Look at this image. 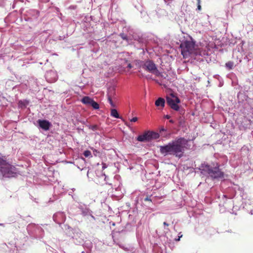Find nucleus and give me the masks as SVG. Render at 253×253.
Masks as SVG:
<instances>
[{
    "instance_id": "obj_11",
    "label": "nucleus",
    "mask_w": 253,
    "mask_h": 253,
    "mask_svg": "<svg viewBox=\"0 0 253 253\" xmlns=\"http://www.w3.org/2000/svg\"><path fill=\"white\" fill-rule=\"evenodd\" d=\"M37 126L43 130H48L52 125L50 122L46 120L39 119L37 121Z\"/></svg>"
},
{
    "instance_id": "obj_3",
    "label": "nucleus",
    "mask_w": 253,
    "mask_h": 253,
    "mask_svg": "<svg viewBox=\"0 0 253 253\" xmlns=\"http://www.w3.org/2000/svg\"><path fill=\"white\" fill-rule=\"evenodd\" d=\"M220 165H209L204 163L201 165L199 169L202 174L205 175L212 179H219L224 178V173L219 169Z\"/></svg>"
},
{
    "instance_id": "obj_42",
    "label": "nucleus",
    "mask_w": 253,
    "mask_h": 253,
    "mask_svg": "<svg viewBox=\"0 0 253 253\" xmlns=\"http://www.w3.org/2000/svg\"><path fill=\"white\" fill-rule=\"evenodd\" d=\"M163 224L165 226H168L169 225V224L167 223L166 222H164Z\"/></svg>"
},
{
    "instance_id": "obj_16",
    "label": "nucleus",
    "mask_w": 253,
    "mask_h": 253,
    "mask_svg": "<svg viewBox=\"0 0 253 253\" xmlns=\"http://www.w3.org/2000/svg\"><path fill=\"white\" fill-rule=\"evenodd\" d=\"M115 94V89L113 87L109 88L107 93L108 100L111 106L113 107H115L116 106L115 103L112 100V98L114 96Z\"/></svg>"
},
{
    "instance_id": "obj_43",
    "label": "nucleus",
    "mask_w": 253,
    "mask_h": 253,
    "mask_svg": "<svg viewBox=\"0 0 253 253\" xmlns=\"http://www.w3.org/2000/svg\"><path fill=\"white\" fill-rule=\"evenodd\" d=\"M160 131H166V129H165V128L164 127H162V128H161Z\"/></svg>"
},
{
    "instance_id": "obj_39",
    "label": "nucleus",
    "mask_w": 253,
    "mask_h": 253,
    "mask_svg": "<svg viewBox=\"0 0 253 253\" xmlns=\"http://www.w3.org/2000/svg\"><path fill=\"white\" fill-rule=\"evenodd\" d=\"M160 74H161V75H156V76H158V77H162L163 78H164V79L166 78L161 72H160Z\"/></svg>"
},
{
    "instance_id": "obj_8",
    "label": "nucleus",
    "mask_w": 253,
    "mask_h": 253,
    "mask_svg": "<svg viewBox=\"0 0 253 253\" xmlns=\"http://www.w3.org/2000/svg\"><path fill=\"white\" fill-rule=\"evenodd\" d=\"M143 69L155 75H161L160 72L158 70L156 65L151 60H145Z\"/></svg>"
},
{
    "instance_id": "obj_5",
    "label": "nucleus",
    "mask_w": 253,
    "mask_h": 253,
    "mask_svg": "<svg viewBox=\"0 0 253 253\" xmlns=\"http://www.w3.org/2000/svg\"><path fill=\"white\" fill-rule=\"evenodd\" d=\"M65 229L66 233L72 238L75 244L80 245L83 244L84 235L80 229H73L68 225H65Z\"/></svg>"
},
{
    "instance_id": "obj_2",
    "label": "nucleus",
    "mask_w": 253,
    "mask_h": 253,
    "mask_svg": "<svg viewBox=\"0 0 253 253\" xmlns=\"http://www.w3.org/2000/svg\"><path fill=\"white\" fill-rule=\"evenodd\" d=\"M180 47L181 54L185 58L189 56L208 55L210 50L207 46H204L200 45L199 47L198 45H196L195 41L191 37L182 41Z\"/></svg>"
},
{
    "instance_id": "obj_25",
    "label": "nucleus",
    "mask_w": 253,
    "mask_h": 253,
    "mask_svg": "<svg viewBox=\"0 0 253 253\" xmlns=\"http://www.w3.org/2000/svg\"><path fill=\"white\" fill-rule=\"evenodd\" d=\"M225 66L228 70H231L233 68L234 63L232 61H229L225 64Z\"/></svg>"
},
{
    "instance_id": "obj_36",
    "label": "nucleus",
    "mask_w": 253,
    "mask_h": 253,
    "mask_svg": "<svg viewBox=\"0 0 253 253\" xmlns=\"http://www.w3.org/2000/svg\"><path fill=\"white\" fill-rule=\"evenodd\" d=\"M156 83H157L158 84H159L160 85H164L165 87H167V85L165 84H163L162 83H159L157 80L156 81Z\"/></svg>"
},
{
    "instance_id": "obj_30",
    "label": "nucleus",
    "mask_w": 253,
    "mask_h": 253,
    "mask_svg": "<svg viewBox=\"0 0 253 253\" xmlns=\"http://www.w3.org/2000/svg\"><path fill=\"white\" fill-rule=\"evenodd\" d=\"M121 37L122 38L125 40H127V37L124 34H121Z\"/></svg>"
},
{
    "instance_id": "obj_50",
    "label": "nucleus",
    "mask_w": 253,
    "mask_h": 253,
    "mask_svg": "<svg viewBox=\"0 0 253 253\" xmlns=\"http://www.w3.org/2000/svg\"><path fill=\"white\" fill-rule=\"evenodd\" d=\"M81 253H85L84 251H83Z\"/></svg>"
},
{
    "instance_id": "obj_44",
    "label": "nucleus",
    "mask_w": 253,
    "mask_h": 253,
    "mask_svg": "<svg viewBox=\"0 0 253 253\" xmlns=\"http://www.w3.org/2000/svg\"><path fill=\"white\" fill-rule=\"evenodd\" d=\"M93 151L94 153H99V152L97 150H96V149H93Z\"/></svg>"
},
{
    "instance_id": "obj_47",
    "label": "nucleus",
    "mask_w": 253,
    "mask_h": 253,
    "mask_svg": "<svg viewBox=\"0 0 253 253\" xmlns=\"http://www.w3.org/2000/svg\"><path fill=\"white\" fill-rule=\"evenodd\" d=\"M0 226H4V224L3 223H0Z\"/></svg>"
},
{
    "instance_id": "obj_41",
    "label": "nucleus",
    "mask_w": 253,
    "mask_h": 253,
    "mask_svg": "<svg viewBox=\"0 0 253 253\" xmlns=\"http://www.w3.org/2000/svg\"><path fill=\"white\" fill-rule=\"evenodd\" d=\"M127 67L129 69H131L132 68V66L131 65V64L129 63L128 65H127Z\"/></svg>"
},
{
    "instance_id": "obj_26",
    "label": "nucleus",
    "mask_w": 253,
    "mask_h": 253,
    "mask_svg": "<svg viewBox=\"0 0 253 253\" xmlns=\"http://www.w3.org/2000/svg\"><path fill=\"white\" fill-rule=\"evenodd\" d=\"M23 2V0H14L12 5L13 8H14L17 5H19V4Z\"/></svg>"
},
{
    "instance_id": "obj_49",
    "label": "nucleus",
    "mask_w": 253,
    "mask_h": 253,
    "mask_svg": "<svg viewBox=\"0 0 253 253\" xmlns=\"http://www.w3.org/2000/svg\"><path fill=\"white\" fill-rule=\"evenodd\" d=\"M33 231L35 232V229H33Z\"/></svg>"
},
{
    "instance_id": "obj_1",
    "label": "nucleus",
    "mask_w": 253,
    "mask_h": 253,
    "mask_svg": "<svg viewBox=\"0 0 253 253\" xmlns=\"http://www.w3.org/2000/svg\"><path fill=\"white\" fill-rule=\"evenodd\" d=\"M188 140L184 137H177L168 144L160 146V152L164 156L173 155L178 158L183 156Z\"/></svg>"
},
{
    "instance_id": "obj_28",
    "label": "nucleus",
    "mask_w": 253,
    "mask_h": 253,
    "mask_svg": "<svg viewBox=\"0 0 253 253\" xmlns=\"http://www.w3.org/2000/svg\"><path fill=\"white\" fill-rule=\"evenodd\" d=\"M89 129L94 131L98 129V126L97 125H92L89 126Z\"/></svg>"
},
{
    "instance_id": "obj_17",
    "label": "nucleus",
    "mask_w": 253,
    "mask_h": 253,
    "mask_svg": "<svg viewBox=\"0 0 253 253\" xmlns=\"http://www.w3.org/2000/svg\"><path fill=\"white\" fill-rule=\"evenodd\" d=\"M82 245H83V247L85 249H86L85 252L86 253H90L91 249L92 247V243L90 241L87 240V241H85V242L84 241L83 244H82Z\"/></svg>"
},
{
    "instance_id": "obj_15",
    "label": "nucleus",
    "mask_w": 253,
    "mask_h": 253,
    "mask_svg": "<svg viewBox=\"0 0 253 253\" xmlns=\"http://www.w3.org/2000/svg\"><path fill=\"white\" fill-rule=\"evenodd\" d=\"M25 15L28 17L29 19H37L39 16V11L36 9H29L25 13Z\"/></svg>"
},
{
    "instance_id": "obj_32",
    "label": "nucleus",
    "mask_w": 253,
    "mask_h": 253,
    "mask_svg": "<svg viewBox=\"0 0 253 253\" xmlns=\"http://www.w3.org/2000/svg\"><path fill=\"white\" fill-rule=\"evenodd\" d=\"M138 118L137 117H134L132 118L130 121L131 122H135L137 121Z\"/></svg>"
},
{
    "instance_id": "obj_20",
    "label": "nucleus",
    "mask_w": 253,
    "mask_h": 253,
    "mask_svg": "<svg viewBox=\"0 0 253 253\" xmlns=\"http://www.w3.org/2000/svg\"><path fill=\"white\" fill-rule=\"evenodd\" d=\"M165 99L161 97H159L155 101V105L157 107L161 106V107H164L165 106Z\"/></svg>"
},
{
    "instance_id": "obj_10",
    "label": "nucleus",
    "mask_w": 253,
    "mask_h": 253,
    "mask_svg": "<svg viewBox=\"0 0 253 253\" xmlns=\"http://www.w3.org/2000/svg\"><path fill=\"white\" fill-rule=\"evenodd\" d=\"M78 209L81 212V214L83 216H90L93 220H95L94 216L92 215V211L87 207V206L83 203H80L78 206Z\"/></svg>"
},
{
    "instance_id": "obj_46",
    "label": "nucleus",
    "mask_w": 253,
    "mask_h": 253,
    "mask_svg": "<svg viewBox=\"0 0 253 253\" xmlns=\"http://www.w3.org/2000/svg\"><path fill=\"white\" fill-rule=\"evenodd\" d=\"M198 3L201 4V0H198Z\"/></svg>"
},
{
    "instance_id": "obj_19",
    "label": "nucleus",
    "mask_w": 253,
    "mask_h": 253,
    "mask_svg": "<svg viewBox=\"0 0 253 253\" xmlns=\"http://www.w3.org/2000/svg\"><path fill=\"white\" fill-rule=\"evenodd\" d=\"M100 179H103L104 182H102L100 183L101 185H103L104 184H108L109 185H112V183H110L109 181V178L107 176L105 175V173H102L100 176L99 177Z\"/></svg>"
},
{
    "instance_id": "obj_35",
    "label": "nucleus",
    "mask_w": 253,
    "mask_h": 253,
    "mask_svg": "<svg viewBox=\"0 0 253 253\" xmlns=\"http://www.w3.org/2000/svg\"><path fill=\"white\" fill-rule=\"evenodd\" d=\"M197 10L200 11L201 10V4L198 3Z\"/></svg>"
},
{
    "instance_id": "obj_34",
    "label": "nucleus",
    "mask_w": 253,
    "mask_h": 253,
    "mask_svg": "<svg viewBox=\"0 0 253 253\" xmlns=\"http://www.w3.org/2000/svg\"><path fill=\"white\" fill-rule=\"evenodd\" d=\"M172 0H164L165 2L167 3V4H169Z\"/></svg>"
},
{
    "instance_id": "obj_38",
    "label": "nucleus",
    "mask_w": 253,
    "mask_h": 253,
    "mask_svg": "<svg viewBox=\"0 0 253 253\" xmlns=\"http://www.w3.org/2000/svg\"><path fill=\"white\" fill-rule=\"evenodd\" d=\"M164 118L166 119H169L170 118V116L169 115H166L164 116Z\"/></svg>"
},
{
    "instance_id": "obj_18",
    "label": "nucleus",
    "mask_w": 253,
    "mask_h": 253,
    "mask_svg": "<svg viewBox=\"0 0 253 253\" xmlns=\"http://www.w3.org/2000/svg\"><path fill=\"white\" fill-rule=\"evenodd\" d=\"M29 104V101L28 100H20L18 102V106L19 108H26Z\"/></svg>"
},
{
    "instance_id": "obj_9",
    "label": "nucleus",
    "mask_w": 253,
    "mask_h": 253,
    "mask_svg": "<svg viewBox=\"0 0 253 253\" xmlns=\"http://www.w3.org/2000/svg\"><path fill=\"white\" fill-rule=\"evenodd\" d=\"M27 230L29 235L38 238V232H43V230L35 224H29L27 227Z\"/></svg>"
},
{
    "instance_id": "obj_23",
    "label": "nucleus",
    "mask_w": 253,
    "mask_h": 253,
    "mask_svg": "<svg viewBox=\"0 0 253 253\" xmlns=\"http://www.w3.org/2000/svg\"><path fill=\"white\" fill-rule=\"evenodd\" d=\"M145 60H136L134 61L135 65L139 68L143 69L144 64H145Z\"/></svg>"
},
{
    "instance_id": "obj_33",
    "label": "nucleus",
    "mask_w": 253,
    "mask_h": 253,
    "mask_svg": "<svg viewBox=\"0 0 253 253\" xmlns=\"http://www.w3.org/2000/svg\"><path fill=\"white\" fill-rule=\"evenodd\" d=\"M77 7L76 5H71L69 7V8L70 9H75Z\"/></svg>"
},
{
    "instance_id": "obj_51",
    "label": "nucleus",
    "mask_w": 253,
    "mask_h": 253,
    "mask_svg": "<svg viewBox=\"0 0 253 253\" xmlns=\"http://www.w3.org/2000/svg\"><path fill=\"white\" fill-rule=\"evenodd\" d=\"M223 197H224V198H226V196H225V195H223Z\"/></svg>"
},
{
    "instance_id": "obj_27",
    "label": "nucleus",
    "mask_w": 253,
    "mask_h": 253,
    "mask_svg": "<svg viewBox=\"0 0 253 253\" xmlns=\"http://www.w3.org/2000/svg\"><path fill=\"white\" fill-rule=\"evenodd\" d=\"M83 154L85 157H89L91 156V152L89 150L84 151Z\"/></svg>"
},
{
    "instance_id": "obj_24",
    "label": "nucleus",
    "mask_w": 253,
    "mask_h": 253,
    "mask_svg": "<svg viewBox=\"0 0 253 253\" xmlns=\"http://www.w3.org/2000/svg\"><path fill=\"white\" fill-rule=\"evenodd\" d=\"M111 116L115 118H121L117 110L115 109H112L111 110Z\"/></svg>"
},
{
    "instance_id": "obj_31",
    "label": "nucleus",
    "mask_w": 253,
    "mask_h": 253,
    "mask_svg": "<svg viewBox=\"0 0 253 253\" xmlns=\"http://www.w3.org/2000/svg\"><path fill=\"white\" fill-rule=\"evenodd\" d=\"M43 232H38V238H42L43 234Z\"/></svg>"
},
{
    "instance_id": "obj_40",
    "label": "nucleus",
    "mask_w": 253,
    "mask_h": 253,
    "mask_svg": "<svg viewBox=\"0 0 253 253\" xmlns=\"http://www.w3.org/2000/svg\"><path fill=\"white\" fill-rule=\"evenodd\" d=\"M41 2H47L49 1V0H39Z\"/></svg>"
},
{
    "instance_id": "obj_29",
    "label": "nucleus",
    "mask_w": 253,
    "mask_h": 253,
    "mask_svg": "<svg viewBox=\"0 0 253 253\" xmlns=\"http://www.w3.org/2000/svg\"><path fill=\"white\" fill-rule=\"evenodd\" d=\"M182 237V234H181V232H180L179 234H178V236L177 238H175V240L176 241H180V238Z\"/></svg>"
},
{
    "instance_id": "obj_13",
    "label": "nucleus",
    "mask_w": 253,
    "mask_h": 253,
    "mask_svg": "<svg viewBox=\"0 0 253 253\" xmlns=\"http://www.w3.org/2000/svg\"><path fill=\"white\" fill-rule=\"evenodd\" d=\"M45 78L49 83L55 82L57 80V74L55 71L50 70L46 72Z\"/></svg>"
},
{
    "instance_id": "obj_4",
    "label": "nucleus",
    "mask_w": 253,
    "mask_h": 253,
    "mask_svg": "<svg viewBox=\"0 0 253 253\" xmlns=\"http://www.w3.org/2000/svg\"><path fill=\"white\" fill-rule=\"evenodd\" d=\"M17 173L18 170L15 167L0 157V178L15 177Z\"/></svg>"
},
{
    "instance_id": "obj_37",
    "label": "nucleus",
    "mask_w": 253,
    "mask_h": 253,
    "mask_svg": "<svg viewBox=\"0 0 253 253\" xmlns=\"http://www.w3.org/2000/svg\"><path fill=\"white\" fill-rule=\"evenodd\" d=\"M106 168H107V165L104 163H102V169H104Z\"/></svg>"
},
{
    "instance_id": "obj_12",
    "label": "nucleus",
    "mask_w": 253,
    "mask_h": 253,
    "mask_svg": "<svg viewBox=\"0 0 253 253\" xmlns=\"http://www.w3.org/2000/svg\"><path fill=\"white\" fill-rule=\"evenodd\" d=\"M81 101L85 105H89L91 106L94 109H98L99 108V104L88 96L84 97L82 99Z\"/></svg>"
},
{
    "instance_id": "obj_48",
    "label": "nucleus",
    "mask_w": 253,
    "mask_h": 253,
    "mask_svg": "<svg viewBox=\"0 0 253 253\" xmlns=\"http://www.w3.org/2000/svg\"><path fill=\"white\" fill-rule=\"evenodd\" d=\"M222 85V84H221V83H220L219 84V86H221Z\"/></svg>"
},
{
    "instance_id": "obj_7",
    "label": "nucleus",
    "mask_w": 253,
    "mask_h": 253,
    "mask_svg": "<svg viewBox=\"0 0 253 253\" xmlns=\"http://www.w3.org/2000/svg\"><path fill=\"white\" fill-rule=\"evenodd\" d=\"M160 135L158 133L148 130L138 135L136 140L139 142H149L153 139H158Z\"/></svg>"
},
{
    "instance_id": "obj_6",
    "label": "nucleus",
    "mask_w": 253,
    "mask_h": 253,
    "mask_svg": "<svg viewBox=\"0 0 253 253\" xmlns=\"http://www.w3.org/2000/svg\"><path fill=\"white\" fill-rule=\"evenodd\" d=\"M170 95V96L167 97L166 100L167 104L172 109L179 111L180 115L184 114L185 112L184 110L180 109L179 106L178 105V103H180L179 98L173 93H171Z\"/></svg>"
},
{
    "instance_id": "obj_45",
    "label": "nucleus",
    "mask_w": 253,
    "mask_h": 253,
    "mask_svg": "<svg viewBox=\"0 0 253 253\" xmlns=\"http://www.w3.org/2000/svg\"><path fill=\"white\" fill-rule=\"evenodd\" d=\"M169 122L171 124H173L174 123V121L172 120H169Z\"/></svg>"
},
{
    "instance_id": "obj_21",
    "label": "nucleus",
    "mask_w": 253,
    "mask_h": 253,
    "mask_svg": "<svg viewBox=\"0 0 253 253\" xmlns=\"http://www.w3.org/2000/svg\"><path fill=\"white\" fill-rule=\"evenodd\" d=\"M155 199L154 197L152 195H146L145 197L142 198V202H149L150 203L153 202V200Z\"/></svg>"
},
{
    "instance_id": "obj_22",
    "label": "nucleus",
    "mask_w": 253,
    "mask_h": 253,
    "mask_svg": "<svg viewBox=\"0 0 253 253\" xmlns=\"http://www.w3.org/2000/svg\"><path fill=\"white\" fill-rule=\"evenodd\" d=\"M134 39L140 43V47H142L145 42V40L142 37H140L139 36L134 37Z\"/></svg>"
},
{
    "instance_id": "obj_14",
    "label": "nucleus",
    "mask_w": 253,
    "mask_h": 253,
    "mask_svg": "<svg viewBox=\"0 0 253 253\" xmlns=\"http://www.w3.org/2000/svg\"><path fill=\"white\" fill-rule=\"evenodd\" d=\"M53 219L56 223L61 224L65 221L66 215L63 212H58L53 215Z\"/></svg>"
}]
</instances>
